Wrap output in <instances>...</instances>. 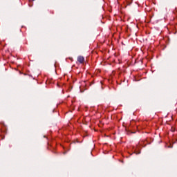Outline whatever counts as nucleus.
Returning a JSON list of instances; mask_svg holds the SVG:
<instances>
[{
    "label": "nucleus",
    "mask_w": 177,
    "mask_h": 177,
    "mask_svg": "<svg viewBox=\"0 0 177 177\" xmlns=\"http://www.w3.org/2000/svg\"><path fill=\"white\" fill-rule=\"evenodd\" d=\"M84 60L85 59H84V56H78L77 57V62H79V63L82 64V63H84Z\"/></svg>",
    "instance_id": "1"
}]
</instances>
